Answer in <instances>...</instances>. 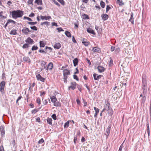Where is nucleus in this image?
<instances>
[{
	"label": "nucleus",
	"instance_id": "obj_59",
	"mask_svg": "<svg viewBox=\"0 0 151 151\" xmlns=\"http://www.w3.org/2000/svg\"><path fill=\"white\" fill-rule=\"evenodd\" d=\"M0 151H4V147L2 145L0 147Z\"/></svg>",
	"mask_w": 151,
	"mask_h": 151
},
{
	"label": "nucleus",
	"instance_id": "obj_41",
	"mask_svg": "<svg viewBox=\"0 0 151 151\" xmlns=\"http://www.w3.org/2000/svg\"><path fill=\"white\" fill-rule=\"evenodd\" d=\"M30 28L34 30H35V31L37 30V28L35 26H33V27H31Z\"/></svg>",
	"mask_w": 151,
	"mask_h": 151
},
{
	"label": "nucleus",
	"instance_id": "obj_21",
	"mask_svg": "<svg viewBox=\"0 0 151 151\" xmlns=\"http://www.w3.org/2000/svg\"><path fill=\"white\" fill-rule=\"evenodd\" d=\"M87 31L88 33L92 34L93 35H95L96 34L94 31L91 28H89L87 29Z\"/></svg>",
	"mask_w": 151,
	"mask_h": 151
},
{
	"label": "nucleus",
	"instance_id": "obj_61",
	"mask_svg": "<svg viewBox=\"0 0 151 151\" xmlns=\"http://www.w3.org/2000/svg\"><path fill=\"white\" fill-rule=\"evenodd\" d=\"M122 145H123V143L120 146V148H119V151H122V148H123Z\"/></svg>",
	"mask_w": 151,
	"mask_h": 151
},
{
	"label": "nucleus",
	"instance_id": "obj_54",
	"mask_svg": "<svg viewBox=\"0 0 151 151\" xmlns=\"http://www.w3.org/2000/svg\"><path fill=\"white\" fill-rule=\"evenodd\" d=\"M43 103L44 105H46L47 103V101L45 99L43 100Z\"/></svg>",
	"mask_w": 151,
	"mask_h": 151
},
{
	"label": "nucleus",
	"instance_id": "obj_25",
	"mask_svg": "<svg viewBox=\"0 0 151 151\" xmlns=\"http://www.w3.org/2000/svg\"><path fill=\"white\" fill-rule=\"evenodd\" d=\"M110 129H111L110 126H109L106 131V134H105L106 135L108 136V135L110 133Z\"/></svg>",
	"mask_w": 151,
	"mask_h": 151
},
{
	"label": "nucleus",
	"instance_id": "obj_52",
	"mask_svg": "<svg viewBox=\"0 0 151 151\" xmlns=\"http://www.w3.org/2000/svg\"><path fill=\"white\" fill-rule=\"evenodd\" d=\"M82 43L86 46H87L88 45V43L86 42H82Z\"/></svg>",
	"mask_w": 151,
	"mask_h": 151
},
{
	"label": "nucleus",
	"instance_id": "obj_48",
	"mask_svg": "<svg viewBox=\"0 0 151 151\" xmlns=\"http://www.w3.org/2000/svg\"><path fill=\"white\" fill-rule=\"evenodd\" d=\"M94 110L95 111V112H96V113H98L99 112V109L96 107H94Z\"/></svg>",
	"mask_w": 151,
	"mask_h": 151
},
{
	"label": "nucleus",
	"instance_id": "obj_9",
	"mask_svg": "<svg viewBox=\"0 0 151 151\" xmlns=\"http://www.w3.org/2000/svg\"><path fill=\"white\" fill-rule=\"evenodd\" d=\"M36 78L38 80H40L43 82L45 81V78L42 77L40 74H38L36 76Z\"/></svg>",
	"mask_w": 151,
	"mask_h": 151
},
{
	"label": "nucleus",
	"instance_id": "obj_26",
	"mask_svg": "<svg viewBox=\"0 0 151 151\" xmlns=\"http://www.w3.org/2000/svg\"><path fill=\"white\" fill-rule=\"evenodd\" d=\"M146 126L147 128V132L148 133V136H149L150 135V131L149 126V124L148 122L147 123Z\"/></svg>",
	"mask_w": 151,
	"mask_h": 151
},
{
	"label": "nucleus",
	"instance_id": "obj_22",
	"mask_svg": "<svg viewBox=\"0 0 151 151\" xmlns=\"http://www.w3.org/2000/svg\"><path fill=\"white\" fill-rule=\"evenodd\" d=\"M73 62L74 64V66H76L78 65V59L77 58H75L73 60Z\"/></svg>",
	"mask_w": 151,
	"mask_h": 151
},
{
	"label": "nucleus",
	"instance_id": "obj_29",
	"mask_svg": "<svg viewBox=\"0 0 151 151\" xmlns=\"http://www.w3.org/2000/svg\"><path fill=\"white\" fill-rule=\"evenodd\" d=\"M65 35L68 37H71V34L70 33L67 31H65Z\"/></svg>",
	"mask_w": 151,
	"mask_h": 151
},
{
	"label": "nucleus",
	"instance_id": "obj_34",
	"mask_svg": "<svg viewBox=\"0 0 151 151\" xmlns=\"http://www.w3.org/2000/svg\"><path fill=\"white\" fill-rule=\"evenodd\" d=\"M52 119L51 118H48L47 119V123L48 124H49L50 125H51L52 124Z\"/></svg>",
	"mask_w": 151,
	"mask_h": 151
},
{
	"label": "nucleus",
	"instance_id": "obj_53",
	"mask_svg": "<svg viewBox=\"0 0 151 151\" xmlns=\"http://www.w3.org/2000/svg\"><path fill=\"white\" fill-rule=\"evenodd\" d=\"M37 102L39 104H40V100L39 98H38L37 100Z\"/></svg>",
	"mask_w": 151,
	"mask_h": 151
},
{
	"label": "nucleus",
	"instance_id": "obj_50",
	"mask_svg": "<svg viewBox=\"0 0 151 151\" xmlns=\"http://www.w3.org/2000/svg\"><path fill=\"white\" fill-rule=\"evenodd\" d=\"M24 19H26L29 21H32V20L30 18H29L28 17H25V16L24 17Z\"/></svg>",
	"mask_w": 151,
	"mask_h": 151
},
{
	"label": "nucleus",
	"instance_id": "obj_19",
	"mask_svg": "<svg viewBox=\"0 0 151 151\" xmlns=\"http://www.w3.org/2000/svg\"><path fill=\"white\" fill-rule=\"evenodd\" d=\"M61 47V45L60 43L59 42H58L56 43L54 46V48L58 49H59Z\"/></svg>",
	"mask_w": 151,
	"mask_h": 151
},
{
	"label": "nucleus",
	"instance_id": "obj_13",
	"mask_svg": "<svg viewBox=\"0 0 151 151\" xmlns=\"http://www.w3.org/2000/svg\"><path fill=\"white\" fill-rule=\"evenodd\" d=\"M46 63H47L44 61H41V66L42 67V68H43L44 69H46L47 70V66L46 65Z\"/></svg>",
	"mask_w": 151,
	"mask_h": 151
},
{
	"label": "nucleus",
	"instance_id": "obj_17",
	"mask_svg": "<svg viewBox=\"0 0 151 151\" xmlns=\"http://www.w3.org/2000/svg\"><path fill=\"white\" fill-rule=\"evenodd\" d=\"M101 17H102V18L103 20L104 21L106 20L107 19L109 16L108 15L106 14H102L101 15Z\"/></svg>",
	"mask_w": 151,
	"mask_h": 151
},
{
	"label": "nucleus",
	"instance_id": "obj_7",
	"mask_svg": "<svg viewBox=\"0 0 151 151\" xmlns=\"http://www.w3.org/2000/svg\"><path fill=\"white\" fill-rule=\"evenodd\" d=\"M0 130L1 136L2 137L4 136L5 134V132L4 130V125H1V126L0 127Z\"/></svg>",
	"mask_w": 151,
	"mask_h": 151
},
{
	"label": "nucleus",
	"instance_id": "obj_24",
	"mask_svg": "<svg viewBox=\"0 0 151 151\" xmlns=\"http://www.w3.org/2000/svg\"><path fill=\"white\" fill-rule=\"evenodd\" d=\"M50 99H51V101L53 103L57 101V99H56V97H55L54 96H50Z\"/></svg>",
	"mask_w": 151,
	"mask_h": 151
},
{
	"label": "nucleus",
	"instance_id": "obj_12",
	"mask_svg": "<svg viewBox=\"0 0 151 151\" xmlns=\"http://www.w3.org/2000/svg\"><path fill=\"white\" fill-rule=\"evenodd\" d=\"M53 67V63L50 62L49 63L47 66V70H48V69L50 70H51L52 69V68Z\"/></svg>",
	"mask_w": 151,
	"mask_h": 151
},
{
	"label": "nucleus",
	"instance_id": "obj_31",
	"mask_svg": "<svg viewBox=\"0 0 151 151\" xmlns=\"http://www.w3.org/2000/svg\"><path fill=\"white\" fill-rule=\"evenodd\" d=\"M54 103V105L55 106H60L61 104H60L57 101H55Z\"/></svg>",
	"mask_w": 151,
	"mask_h": 151
},
{
	"label": "nucleus",
	"instance_id": "obj_62",
	"mask_svg": "<svg viewBox=\"0 0 151 151\" xmlns=\"http://www.w3.org/2000/svg\"><path fill=\"white\" fill-rule=\"evenodd\" d=\"M77 138L76 137H74V142L75 144H76V141L77 140Z\"/></svg>",
	"mask_w": 151,
	"mask_h": 151
},
{
	"label": "nucleus",
	"instance_id": "obj_5",
	"mask_svg": "<svg viewBox=\"0 0 151 151\" xmlns=\"http://www.w3.org/2000/svg\"><path fill=\"white\" fill-rule=\"evenodd\" d=\"M142 89H143V93H144L145 90L146 91L147 83L146 80H143L142 82Z\"/></svg>",
	"mask_w": 151,
	"mask_h": 151
},
{
	"label": "nucleus",
	"instance_id": "obj_8",
	"mask_svg": "<svg viewBox=\"0 0 151 151\" xmlns=\"http://www.w3.org/2000/svg\"><path fill=\"white\" fill-rule=\"evenodd\" d=\"M22 32L23 34L27 35H28L29 32H30V31L28 28L25 27L22 30Z\"/></svg>",
	"mask_w": 151,
	"mask_h": 151
},
{
	"label": "nucleus",
	"instance_id": "obj_10",
	"mask_svg": "<svg viewBox=\"0 0 151 151\" xmlns=\"http://www.w3.org/2000/svg\"><path fill=\"white\" fill-rule=\"evenodd\" d=\"M71 86L69 87V88H71L72 90H74L76 88V83L75 82H72L71 83Z\"/></svg>",
	"mask_w": 151,
	"mask_h": 151
},
{
	"label": "nucleus",
	"instance_id": "obj_38",
	"mask_svg": "<svg viewBox=\"0 0 151 151\" xmlns=\"http://www.w3.org/2000/svg\"><path fill=\"white\" fill-rule=\"evenodd\" d=\"M33 0H28L27 1V3L28 4H32L33 5Z\"/></svg>",
	"mask_w": 151,
	"mask_h": 151
},
{
	"label": "nucleus",
	"instance_id": "obj_18",
	"mask_svg": "<svg viewBox=\"0 0 151 151\" xmlns=\"http://www.w3.org/2000/svg\"><path fill=\"white\" fill-rule=\"evenodd\" d=\"M99 71L100 73H101L104 71L105 69L104 67L101 66H99L97 68Z\"/></svg>",
	"mask_w": 151,
	"mask_h": 151
},
{
	"label": "nucleus",
	"instance_id": "obj_64",
	"mask_svg": "<svg viewBox=\"0 0 151 151\" xmlns=\"http://www.w3.org/2000/svg\"><path fill=\"white\" fill-rule=\"evenodd\" d=\"M36 121L37 122H40V118L38 117L36 119Z\"/></svg>",
	"mask_w": 151,
	"mask_h": 151
},
{
	"label": "nucleus",
	"instance_id": "obj_32",
	"mask_svg": "<svg viewBox=\"0 0 151 151\" xmlns=\"http://www.w3.org/2000/svg\"><path fill=\"white\" fill-rule=\"evenodd\" d=\"M17 30L16 29L11 30L10 32V34L11 35H16L17 34Z\"/></svg>",
	"mask_w": 151,
	"mask_h": 151
},
{
	"label": "nucleus",
	"instance_id": "obj_30",
	"mask_svg": "<svg viewBox=\"0 0 151 151\" xmlns=\"http://www.w3.org/2000/svg\"><path fill=\"white\" fill-rule=\"evenodd\" d=\"M146 99V97L145 96H143L141 100V104H145Z\"/></svg>",
	"mask_w": 151,
	"mask_h": 151
},
{
	"label": "nucleus",
	"instance_id": "obj_28",
	"mask_svg": "<svg viewBox=\"0 0 151 151\" xmlns=\"http://www.w3.org/2000/svg\"><path fill=\"white\" fill-rule=\"evenodd\" d=\"M40 44V47H44L45 45V42L43 41H40L39 42Z\"/></svg>",
	"mask_w": 151,
	"mask_h": 151
},
{
	"label": "nucleus",
	"instance_id": "obj_63",
	"mask_svg": "<svg viewBox=\"0 0 151 151\" xmlns=\"http://www.w3.org/2000/svg\"><path fill=\"white\" fill-rule=\"evenodd\" d=\"M45 49H48L49 50H52V48L51 47H48L47 46L45 47Z\"/></svg>",
	"mask_w": 151,
	"mask_h": 151
},
{
	"label": "nucleus",
	"instance_id": "obj_55",
	"mask_svg": "<svg viewBox=\"0 0 151 151\" xmlns=\"http://www.w3.org/2000/svg\"><path fill=\"white\" fill-rule=\"evenodd\" d=\"M72 41L74 43H76L77 42L76 40H75V39L74 37L73 36L72 37Z\"/></svg>",
	"mask_w": 151,
	"mask_h": 151
},
{
	"label": "nucleus",
	"instance_id": "obj_44",
	"mask_svg": "<svg viewBox=\"0 0 151 151\" xmlns=\"http://www.w3.org/2000/svg\"><path fill=\"white\" fill-rule=\"evenodd\" d=\"M57 0L63 5H64L65 4V2L63 0Z\"/></svg>",
	"mask_w": 151,
	"mask_h": 151
},
{
	"label": "nucleus",
	"instance_id": "obj_58",
	"mask_svg": "<svg viewBox=\"0 0 151 151\" xmlns=\"http://www.w3.org/2000/svg\"><path fill=\"white\" fill-rule=\"evenodd\" d=\"M52 24L53 26H55L56 27L58 26V25L56 23L52 22Z\"/></svg>",
	"mask_w": 151,
	"mask_h": 151
},
{
	"label": "nucleus",
	"instance_id": "obj_43",
	"mask_svg": "<svg viewBox=\"0 0 151 151\" xmlns=\"http://www.w3.org/2000/svg\"><path fill=\"white\" fill-rule=\"evenodd\" d=\"M56 29L58 30L59 32H60L61 31H64V30L61 27L57 28Z\"/></svg>",
	"mask_w": 151,
	"mask_h": 151
},
{
	"label": "nucleus",
	"instance_id": "obj_2",
	"mask_svg": "<svg viewBox=\"0 0 151 151\" xmlns=\"http://www.w3.org/2000/svg\"><path fill=\"white\" fill-rule=\"evenodd\" d=\"M104 108L108 114L111 115L112 114V110L110 106V104L109 102H108L104 106Z\"/></svg>",
	"mask_w": 151,
	"mask_h": 151
},
{
	"label": "nucleus",
	"instance_id": "obj_4",
	"mask_svg": "<svg viewBox=\"0 0 151 151\" xmlns=\"http://www.w3.org/2000/svg\"><path fill=\"white\" fill-rule=\"evenodd\" d=\"M64 77H68V76L70 75V73L69 70L67 69H65L63 70Z\"/></svg>",
	"mask_w": 151,
	"mask_h": 151
},
{
	"label": "nucleus",
	"instance_id": "obj_35",
	"mask_svg": "<svg viewBox=\"0 0 151 151\" xmlns=\"http://www.w3.org/2000/svg\"><path fill=\"white\" fill-rule=\"evenodd\" d=\"M100 5L102 8H104L105 6V4L102 1H101L100 2Z\"/></svg>",
	"mask_w": 151,
	"mask_h": 151
},
{
	"label": "nucleus",
	"instance_id": "obj_20",
	"mask_svg": "<svg viewBox=\"0 0 151 151\" xmlns=\"http://www.w3.org/2000/svg\"><path fill=\"white\" fill-rule=\"evenodd\" d=\"M92 51L94 52H97L99 53L100 51V49L97 47H93L92 49Z\"/></svg>",
	"mask_w": 151,
	"mask_h": 151
},
{
	"label": "nucleus",
	"instance_id": "obj_11",
	"mask_svg": "<svg viewBox=\"0 0 151 151\" xmlns=\"http://www.w3.org/2000/svg\"><path fill=\"white\" fill-rule=\"evenodd\" d=\"M25 42L29 43V44H32L33 43L34 41L33 40L31 39L30 37H28L27 39L25 40Z\"/></svg>",
	"mask_w": 151,
	"mask_h": 151
},
{
	"label": "nucleus",
	"instance_id": "obj_23",
	"mask_svg": "<svg viewBox=\"0 0 151 151\" xmlns=\"http://www.w3.org/2000/svg\"><path fill=\"white\" fill-rule=\"evenodd\" d=\"M35 3L38 5H42V0H35Z\"/></svg>",
	"mask_w": 151,
	"mask_h": 151
},
{
	"label": "nucleus",
	"instance_id": "obj_46",
	"mask_svg": "<svg viewBox=\"0 0 151 151\" xmlns=\"http://www.w3.org/2000/svg\"><path fill=\"white\" fill-rule=\"evenodd\" d=\"M53 1L56 5L58 6H60V4L57 1H56L55 0H53Z\"/></svg>",
	"mask_w": 151,
	"mask_h": 151
},
{
	"label": "nucleus",
	"instance_id": "obj_33",
	"mask_svg": "<svg viewBox=\"0 0 151 151\" xmlns=\"http://www.w3.org/2000/svg\"><path fill=\"white\" fill-rule=\"evenodd\" d=\"M69 122L68 121L67 122L64 124V128H67L69 126Z\"/></svg>",
	"mask_w": 151,
	"mask_h": 151
},
{
	"label": "nucleus",
	"instance_id": "obj_57",
	"mask_svg": "<svg viewBox=\"0 0 151 151\" xmlns=\"http://www.w3.org/2000/svg\"><path fill=\"white\" fill-rule=\"evenodd\" d=\"M34 16L35 14L34 13H32L29 15V16L30 17H34Z\"/></svg>",
	"mask_w": 151,
	"mask_h": 151
},
{
	"label": "nucleus",
	"instance_id": "obj_14",
	"mask_svg": "<svg viewBox=\"0 0 151 151\" xmlns=\"http://www.w3.org/2000/svg\"><path fill=\"white\" fill-rule=\"evenodd\" d=\"M93 76L95 80H97L101 78L102 76L98 75L96 73H94L93 74Z\"/></svg>",
	"mask_w": 151,
	"mask_h": 151
},
{
	"label": "nucleus",
	"instance_id": "obj_3",
	"mask_svg": "<svg viewBox=\"0 0 151 151\" xmlns=\"http://www.w3.org/2000/svg\"><path fill=\"white\" fill-rule=\"evenodd\" d=\"M116 3L119 4L120 6L119 7L118 9L119 12H123V9H122L121 6L123 5V3L122 0H117Z\"/></svg>",
	"mask_w": 151,
	"mask_h": 151
},
{
	"label": "nucleus",
	"instance_id": "obj_27",
	"mask_svg": "<svg viewBox=\"0 0 151 151\" xmlns=\"http://www.w3.org/2000/svg\"><path fill=\"white\" fill-rule=\"evenodd\" d=\"M23 59L24 61H26L27 62L29 63L30 62V60L29 58L27 57H24L23 58Z\"/></svg>",
	"mask_w": 151,
	"mask_h": 151
},
{
	"label": "nucleus",
	"instance_id": "obj_56",
	"mask_svg": "<svg viewBox=\"0 0 151 151\" xmlns=\"http://www.w3.org/2000/svg\"><path fill=\"white\" fill-rule=\"evenodd\" d=\"M37 111L36 109H35L32 111V114H35L37 112Z\"/></svg>",
	"mask_w": 151,
	"mask_h": 151
},
{
	"label": "nucleus",
	"instance_id": "obj_40",
	"mask_svg": "<svg viewBox=\"0 0 151 151\" xmlns=\"http://www.w3.org/2000/svg\"><path fill=\"white\" fill-rule=\"evenodd\" d=\"M38 48L37 46L34 45L32 48V50H36Z\"/></svg>",
	"mask_w": 151,
	"mask_h": 151
},
{
	"label": "nucleus",
	"instance_id": "obj_39",
	"mask_svg": "<svg viewBox=\"0 0 151 151\" xmlns=\"http://www.w3.org/2000/svg\"><path fill=\"white\" fill-rule=\"evenodd\" d=\"M37 23V22H28V24L31 25H35V24H36Z\"/></svg>",
	"mask_w": 151,
	"mask_h": 151
},
{
	"label": "nucleus",
	"instance_id": "obj_47",
	"mask_svg": "<svg viewBox=\"0 0 151 151\" xmlns=\"http://www.w3.org/2000/svg\"><path fill=\"white\" fill-rule=\"evenodd\" d=\"M52 117L54 120H56V116L55 114H54L52 115Z\"/></svg>",
	"mask_w": 151,
	"mask_h": 151
},
{
	"label": "nucleus",
	"instance_id": "obj_51",
	"mask_svg": "<svg viewBox=\"0 0 151 151\" xmlns=\"http://www.w3.org/2000/svg\"><path fill=\"white\" fill-rule=\"evenodd\" d=\"M73 78L74 79L76 80L77 81H78V80H79L78 78L77 77V76L76 75H73Z\"/></svg>",
	"mask_w": 151,
	"mask_h": 151
},
{
	"label": "nucleus",
	"instance_id": "obj_36",
	"mask_svg": "<svg viewBox=\"0 0 151 151\" xmlns=\"http://www.w3.org/2000/svg\"><path fill=\"white\" fill-rule=\"evenodd\" d=\"M83 18L84 19H88L89 18V17L88 16L85 14H83Z\"/></svg>",
	"mask_w": 151,
	"mask_h": 151
},
{
	"label": "nucleus",
	"instance_id": "obj_45",
	"mask_svg": "<svg viewBox=\"0 0 151 151\" xmlns=\"http://www.w3.org/2000/svg\"><path fill=\"white\" fill-rule=\"evenodd\" d=\"M111 9V7L108 5L106 6V12L107 13L108 11Z\"/></svg>",
	"mask_w": 151,
	"mask_h": 151
},
{
	"label": "nucleus",
	"instance_id": "obj_37",
	"mask_svg": "<svg viewBox=\"0 0 151 151\" xmlns=\"http://www.w3.org/2000/svg\"><path fill=\"white\" fill-rule=\"evenodd\" d=\"M29 47V45L28 44H24L23 45V46L22 47L24 48H26L28 47Z\"/></svg>",
	"mask_w": 151,
	"mask_h": 151
},
{
	"label": "nucleus",
	"instance_id": "obj_49",
	"mask_svg": "<svg viewBox=\"0 0 151 151\" xmlns=\"http://www.w3.org/2000/svg\"><path fill=\"white\" fill-rule=\"evenodd\" d=\"M44 142V140L43 138L41 139L38 142L39 144H41Z\"/></svg>",
	"mask_w": 151,
	"mask_h": 151
},
{
	"label": "nucleus",
	"instance_id": "obj_60",
	"mask_svg": "<svg viewBox=\"0 0 151 151\" xmlns=\"http://www.w3.org/2000/svg\"><path fill=\"white\" fill-rule=\"evenodd\" d=\"M115 49H115V47H114L113 46H112L111 47V51L113 52L114 50Z\"/></svg>",
	"mask_w": 151,
	"mask_h": 151
},
{
	"label": "nucleus",
	"instance_id": "obj_1",
	"mask_svg": "<svg viewBox=\"0 0 151 151\" xmlns=\"http://www.w3.org/2000/svg\"><path fill=\"white\" fill-rule=\"evenodd\" d=\"M23 14V12L20 10L13 11L12 12V15L13 18L17 19V18L21 17Z\"/></svg>",
	"mask_w": 151,
	"mask_h": 151
},
{
	"label": "nucleus",
	"instance_id": "obj_42",
	"mask_svg": "<svg viewBox=\"0 0 151 151\" xmlns=\"http://www.w3.org/2000/svg\"><path fill=\"white\" fill-rule=\"evenodd\" d=\"M8 23H13L14 24H15L16 23V22H15L14 21L12 20H11V19H8Z\"/></svg>",
	"mask_w": 151,
	"mask_h": 151
},
{
	"label": "nucleus",
	"instance_id": "obj_16",
	"mask_svg": "<svg viewBox=\"0 0 151 151\" xmlns=\"http://www.w3.org/2000/svg\"><path fill=\"white\" fill-rule=\"evenodd\" d=\"M131 17L129 21L131 22L132 24H134V18L133 17L134 14L133 12H131Z\"/></svg>",
	"mask_w": 151,
	"mask_h": 151
},
{
	"label": "nucleus",
	"instance_id": "obj_6",
	"mask_svg": "<svg viewBox=\"0 0 151 151\" xmlns=\"http://www.w3.org/2000/svg\"><path fill=\"white\" fill-rule=\"evenodd\" d=\"M5 85V82L4 81L1 82L0 83V91L1 92H3Z\"/></svg>",
	"mask_w": 151,
	"mask_h": 151
},
{
	"label": "nucleus",
	"instance_id": "obj_15",
	"mask_svg": "<svg viewBox=\"0 0 151 151\" xmlns=\"http://www.w3.org/2000/svg\"><path fill=\"white\" fill-rule=\"evenodd\" d=\"M40 17L41 19L42 20L45 19L46 20H47L51 18V17L50 16H43L42 15H41Z\"/></svg>",
	"mask_w": 151,
	"mask_h": 151
}]
</instances>
